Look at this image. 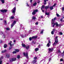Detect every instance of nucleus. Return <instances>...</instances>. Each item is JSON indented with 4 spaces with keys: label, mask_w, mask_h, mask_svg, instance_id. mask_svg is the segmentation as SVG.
I'll list each match as a JSON object with an SVG mask.
<instances>
[{
    "label": "nucleus",
    "mask_w": 64,
    "mask_h": 64,
    "mask_svg": "<svg viewBox=\"0 0 64 64\" xmlns=\"http://www.w3.org/2000/svg\"><path fill=\"white\" fill-rule=\"evenodd\" d=\"M56 4H54V5L52 6V7H54L55 6H56Z\"/></svg>",
    "instance_id": "nucleus-43"
},
{
    "label": "nucleus",
    "mask_w": 64,
    "mask_h": 64,
    "mask_svg": "<svg viewBox=\"0 0 64 64\" xmlns=\"http://www.w3.org/2000/svg\"><path fill=\"white\" fill-rule=\"evenodd\" d=\"M2 3H4V0H0Z\"/></svg>",
    "instance_id": "nucleus-30"
},
{
    "label": "nucleus",
    "mask_w": 64,
    "mask_h": 64,
    "mask_svg": "<svg viewBox=\"0 0 64 64\" xmlns=\"http://www.w3.org/2000/svg\"><path fill=\"white\" fill-rule=\"evenodd\" d=\"M64 10V8H62V11H63V10Z\"/></svg>",
    "instance_id": "nucleus-52"
},
{
    "label": "nucleus",
    "mask_w": 64,
    "mask_h": 64,
    "mask_svg": "<svg viewBox=\"0 0 64 64\" xmlns=\"http://www.w3.org/2000/svg\"><path fill=\"white\" fill-rule=\"evenodd\" d=\"M7 46V45L6 44H5L4 46V48H6Z\"/></svg>",
    "instance_id": "nucleus-18"
},
{
    "label": "nucleus",
    "mask_w": 64,
    "mask_h": 64,
    "mask_svg": "<svg viewBox=\"0 0 64 64\" xmlns=\"http://www.w3.org/2000/svg\"><path fill=\"white\" fill-rule=\"evenodd\" d=\"M20 58V56L19 55H18L17 56V58L18 59H19V58Z\"/></svg>",
    "instance_id": "nucleus-26"
},
{
    "label": "nucleus",
    "mask_w": 64,
    "mask_h": 64,
    "mask_svg": "<svg viewBox=\"0 0 64 64\" xmlns=\"http://www.w3.org/2000/svg\"><path fill=\"white\" fill-rule=\"evenodd\" d=\"M51 23L52 26V27H54L55 25H56V27H59V26H60V24H58V22H56L55 23V22H54V21L52 22Z\"/></svg>",
    "instance_id": "nucleus-1"
},
{
    "label": "nucleus",
    "mask_w": 64,
    "mask_h": 64,
    "mask_svg": "<svg viewBox=\"0 0 64 64\" xmlns=\"http://www.w3.org/2000/svg\"><path fill=\"white\" fill-rule=\"evenodd\" d=\"M61 56H64V53L63 52L61 53Z\"/></svg>",
    "instance_id": "nucleus-25"
},
{
    "label": "nucleus",
    "mask_w": 64,
    "mask_h": 64,
    "mask_svg": "<svg viewBox=\"0 0 64 64\" xmlns=\"http://www.w3.org/2000/svg\"><path fill=\"white\" fill-rule=\"evenodd\" d=\"M12 53L13 54H16V52L15 51L13 52Z\"/></svg>",
    "instance_id": "nucleus-40"
},
{
    "label": "nucleus",
    "mask_w": 64,
    "mask_h": 64,
    "mask_svg": "<svg viewBox=\"0 0 64 64\" xmlns=\"http://www.w3.org/2000/svg\"><path fill=\"white\" fill-rule=\"evenodd\" d=\"M23 54L24 56H25V57H26L27 59H28V53L26 52L25 54V52H24Z\"/></svg>",
    "instance_id": "nucleus-7"
},
{
    "label": "nucleus",
    "mask_w": 64,
    "mask_h": 64,
    "mask_svg": "<svg viewBox=\"0 0 64 64\" xmlns=\"http://www.w3.org/2000/svg\"><path fill=\"white\" fill-rule=\"evenodd\" d=\"M51 45V42L50 40H49L48 41V42L46 45L47 47H49L50 46V45Z\"/></svg>",
    "instance_id": "nucleus-4"
},
{
    "label": "nucleus",
    "mask_w": 64,
    "mask_h": 64,
    "mask_svg": "<svg viewBox=\"0 0 64 64\" xmlns=\"http://www.w3.org/2000/svg\"><path fill=\"white\" fill-rule=\"evenodd\" d=\"M39 56H41V55H40V54H39Z\"/></svg>",
    "instance_id": "nucleus-61"
},
{
    "label": "nucleus",
    "mask_w": 64,
    "mask_h": 64,
    "mask_svg": "<svg viewBox=\"0 0 64 64\" xmlns=\"http://www.w3.org/2000/svg\"><path fill=\"white\" fill-rule=\"evenodd\" d=\"M3 32H0V34L1 35H2V34H3Z\"/></svg>",
    "instance_id": "nucleus-46"
},
{
    "label": "nucleus",
    "mask_w": 64,
    "mask_h": 64,
    "mask_svg": "<svg viewBox=\"0 0 64 64\" xmlns=\"http://www.w3.org/2000/svg\"><path fill=\"white\" fill-rule=\"evenodd\" d=\"M48 8H49V6H48L45 7V8L46 9H48Z\"/></svg>",
    "instance_id": "nucleus-21"
},
{
    "label": "nucleus",
    "mask_w": 64,
    "mask_h": 64,
    "mask_svg": "<svg viewBox=\"0 0 64 64\" xmlns=\"http://www.w3.org/2000/svg\"><path fill=\"white\" fill-rule=\"evenodd\" d=\"M16 60V58H13L10 60V62H12V61H15Z\"/></svg>",
    "instance_id": "nucleus-11"
},
{
    "label": "nucleus",
    "mask_w": 64,
    "mask_h": 64,
    "mask_svg": "<svg viewBox=\"0 0 64 64\" xmlns=\"http://www.w3.org/2000/svg\"><path fill=\"white\" fill-rule=\"evenodd\" d=\"M51 33L52 34V35H53V34H54V32H53V31H52L51 32Z\"/></svg>",
    "instance_id": "nucleus-42"
},
{
    "label": "nucleus",
    "mask_w": 64,
    "mask_h": 64,
    "mask_svg": "<svg viewBox=\"0 0 64 64\" xmlns=\"http://www.w3.org/2000/svg\"><path fill=\"white\" fill-rule=\"evenodd\" d=\"M53 31H54V32H56V31H57V30H55V29H53Z\"/></svg>",
    "instance_id": "nucleus-37"
},
{
    "label": "nucleus",
    "mask_w": 64,
    "mask_h": 64,
    "mask_svg": "<svg viewBox=\"0 0 64 64\" xmlns=\"http://www.w3.org/2000/svg\"><path fill=\"white\" fill-rule=\"evenodd\" d=\"M4 23L5 24V25H6V20H5L4 21Z\"/></svg>",
    "instance_id": "nucleus-34"
},
{
    "label": "nucleus",
    "mask_w": 64,
    "mask_h": 64,
    "mask_svg": "<svg viewBox=\"0 0 64 64\" xmlns=\"http://www.w3.org/2000/svg\"><path fill=\"white\" fill-rule=\"evenodd\" d=\"M15 50L16 52H19V50L17 49H16Z\"/></svg>",
    "instance_id": "nucleus-20"
},
{
    "label": "nucleus",
    "mask_w": 64,
    "mask_h": 64,
    "mask_svg": "<svg viewBox=\"0 0 64 64\" xmlns=\"http://www.w3.org/2000/svg\"><path fill=\"white\" fill-rule=\"evenodd\" d=\"M28 48H29V46H28L26 47V49H28Z\"/></svg>",
    "instance_id": "nucleus-28"
},
{
    "label": "nucleus",
    "mask_w": 64,
    "mask_h": 64,
    "mask_svg": "<svg viewBox=\"0 0 64 64\" xmlns=\"http://www.w3.org/2000/svg\"><path fill=\"white\" fill-rule=\"evenodd\" d=\"M60 35H62L63 34V33H62V32H60Z\"/></svg>",
    "instance_id": "nucleus-44"
},
{
    "label": "nucleus",
    "mask_w": 64,
    "mask_h": 64,
    "mask_svg": "<svg viewBox=\"0 0 64 64\" xmlns=\"http://www.w3.org/2000/svg\"><path fill=\"white\" fill-rule=\"evenodd\" d=\"M10 18V19H14V17L13 16H12Z\"/></svg>",
    "instance_id": "nucleus-32"
},
{
    "label": "nucleus",
    "mask_w": 64,
    "mask_h": 64,
    "mask_svg": "<svg viewBox=\"0 0 64 64\" xmlns=\"http://www.w3.org/2000/svg\"><path fill=\"white\" fill-rule=\"evenodd\" d=\"M36 62H37V61H36V60H34L33 61H32V63H36Z\"/></svg>",
    "instance_id": "nucleus-27"
},
{
    "label": "nucleus",
    "mask_w": 64,
    "mask_h": 64,
    "mask_svg": "<svg viewBox=\"0 0 64 64\" xmlns=\"http://www.w3.org/2000/svg\"><path fill=\"white\" fill-rule=\"evenodd\" d=\"M6 52V50H2L1 52L2 53H4Z\"/></svg>",
    "instance_id": "nucleus-16"
},
{
    "label": "nucleus",
    "mask_w": 64,
    "mask_h": 64,
    "mask_svg": "<svg viewBox=\"0 0 64 64\" xmlns=\"http://www.w3.org/2000/svg\"><path fill=\"white\" fill-rule=\"evenodd\" d=\"M6 64H9L8 63H7Z\"/></svg>",
    "instance_id": "nucleus-63"
},
{
    "label": "nucleus",
    "mask_w": 64,
    "mask_h": 64,
    "mask_svg": "<svg viewBox=\"0 0 64 64\" xmlns=\"http://www.w3.org/2000/svg\"><path fill=\"white\" fill-rule=\"evenodd\" d=\"M38 10L37 9L35 10L33 12H32V15H35L36 14V12H37Z\"/></svg>",
    "instance_id": "nucleus-9"
},
{
    "label": "nucleus",
    "mask_w": 64,
    "mask_h": 64,
    "mask_svg": "<svg viewBox=\"0 0 64 64\" xmlns=\"http://www.w3.org/2000/svg\"><path fill=\"white\" fill-rule=\"evenodd\" d=\"M14 42H16V40H14Z\"/></svg>",
    "instance_id": "nucleus-56"
},
{
    "label": "nucleus",
    "mask_w": 64,
    "mask_h": 64,
    "mask_svg": "<svg viewBox=\"0 0 64 64\" xmlns=\"http://www.w3.org/2000/svg\"><path fill=\"white\" fill-rule=\"evenodd\" d=\"M11 43H12V41H10V43H8V44L10 45V46L9 47V50H10L12 48V44H11Z\"/></svg>",
    "instance_id": "nucleus-6"
},
{
    "label": "nucleus",
    "mask_w": 64,
    "mask_h": 64,
    "mask_svg": "<svg viewBox=\"0 0 64 64\" xmlns=\"http://www.w3.org/2000/svg\"><path fill=\"white\" fill-rule=\"evenodd\" d=\"M3 37L4 38H5V35H4V36H3Z\"/></svg>",
    "instance_id": "nucleus-55"
},
{
    "label": "nucleus",
    "mask_w": 64,
    "mask_h": 64,
    "mask_svg": "<svg viewBox=\"0 0 64 64\" xmlns=\"http://www.w3.org/2000/svg\"><path fill=\"white\" fill-rule=\"evenodd\" d=\"M16 11V7H14L11 10V12L14 14L15 12Z\"/></svg>",
    "instance_id": "nucleus-3"
},
{
    "label": "nucleus",
    "mask_w": 64,
    "mask_h": 64,
    "mask_svg": "<svg viewBox=\"0 0 64 64\" xmlns=\"http://www.w3.org/2000/svg\"><path fill=\"white\" fill-rule=\"evenodd\" d=\"M37 26H35L34 27V29H36V30H37Z\"/></svg>",
    "instance_id": "nucleus-35"
},
{
    "label": "nucleus",
    "mask_w": 64,
    "mask_h": 64,
    "mask_svg": "<svg viewBox=\"0 0 64 64\" xmlns=\"http://www.w3.org/2000/svg\"><path fill=\"white\" fill-rule=\"evenodd\" d=\"M6 30H8H8H10V28H7L6 29Z\"/></svg>",
    "instance_id": "nucleus-38"
},
{
    "label": "nucleus",
    "mask_w": 64,
    "mask_h": 64,
    "mask_svg": "<svg viewBox=\"0 0 64 64\" xmlns=\"http://www.w3.org/2000/svg\"><path fill=\"white\" fill-rule=\"evenodd\" d=\"M48 0H44V5H46V2L47 1H48Z\"/></svg>",
    "instance_id": "nucleus-22"
},
{
    "label": "nucleus",
    "mask_w": 64,
    "mask_h": 64,
    "mask_svg": "<svg viewBox=\"0 0 64 64\" xmlns=\"http://www.w3.org/2000/svg\"><path fill=\"white\" fill-rule=\"evenodd\" d=\"M36 4H37V3L35 2L34 3V4H33V6H36Z\"/></svg>",
    "instance_id": "nucleus-29"
},
{
    "label": "nucleus",
    "mask_w": 64,
    "mask_h": 64,
    "mask_svg": "<svg viewBox=\"0 0 64 64\" xmlns=\"http://www.w3.org/2000/svg\"><path fill=\"white\" fill-rule=\"evenodd\" d=\"M53 7V6H50V10H53V9L54 8Z\"/></svg>",
    "instance_id": "nucleus-17"
},
{
    "label": "nucleus",
    "mask_w": 64,
    "mask_h": 64,
    "mask_svg": "<svg viewBox=\"0 0 64 64\" xmlns=\"http://www.w3.org/2000/svg\"><path fill=\"white\" fill-rule=\"evenodd\" d=\"M43 30H41L40 32V34H43Z\"/></svg>",
    "instance_id": "nucleus-31"
},
{
    "label": "nucleus",
    "mask_w": 64,
    "mask_h": 64,
    "mask_svg": "<svg viewBox=\"0 0 64 64\" xmlns=\"http://www.w3.org/2000/svg\"><path fill=\"white\" fill-rule=\"evenodd\" d=\"M56 15L57 16H58V17H59V15L58 14H57Z\"/></svg>",
    "instance_id": "nucleus-47"
},
{
    "label": "nucleus",
    "mask_w": 64,
    "mask_h": 64,
    "mask_svg": "<svg viewBox=\"0 0 64 64\" xmlns=\"http://www.w3.org/2000/svg\"><path fill=\"white\" fill-rule=\"evenodd\" d=\"M39 50V48H36L35 49V50L36 51H38Z\"/></svg>",
    "instance_id": "nucleus-24"
},
{
    "label": "nucleus",
    "mask_w": 64,
    "mask_h": 64,
    "mask_svg": "<svg viewBox=\"0 0 64 64\" xmlns=\"http://www.w3.org/2000/svg\"><path fill=\"white\" fill-rule=\"evenodd\" d=\"M37 37V36H33L32 38H29L30 41H31V40H32L33 39H34V38H36Z\"/></svg>",
    "instance_id": "nucleus-8"
},
{
    "label": "nucleus",
    "mask_w": 64,
    "mask_h": 64,
    "mask_svg": "<svg viewBox=\"0 0 64 64\" xmlns=\"http://www.w3.org/2000/svg\"><path fill=\"white\" fill-rule=\"evenodd\" d=\"M58 38V36H56V37L55 38V42L54 43V44H53V46H55L56 44L58 43V39L57 38Z\"/></svg>",
    "instance_id": "nucleus-2"
},
{
    "label": "nucleus",
    "mask_w": 64,
    "mask_h": 64,
    "mask_svg": "<svg viewBox=\"0 0 64 64\" xmlns=\"http://www.w3.org/2000/svg\"><path fill=\"white\" fill-rule=\"evenodd\" d=\"M1 12L4 13V12H7V10H0Z\"/></svg>",
    "instance_id": "nucleus-13"
},
{
    "label": "nucleus",
    "mask_w": 64,
    "mask_h": 64,
    "mask_svg": "<svg viewBox=\"0 0 64 64\" xmlns=\"http://www.w3.org/2000/svg\"><path fill=\"white\" fill-rule=\"evenodd\" d=\"M22 47H26V46H25V44H22Z\"/></svg>",
    "instance_id": "nucleus-23"
},
{
    "label": "nucleus",
    "mask_w": 64,
    "mask_h": 64,
    "mask_svg": "<svg viewBox=\"0 0 64 64\" xmlns=\"http://www.w3.org/2000/svg\"><path fill=\"white\" fill-rule=\"evenodd\" d=\"M32 18L33 20H35V19H36V18L34 16H33Z\"/></svg>",
    "instance_id": "nucleus-19"
},
{
    "label": "nucleus",
    "mask_w": 64,
    "mask_h": 64,
    "mask_svg": "<svg viewBox=\"0 0 64 64\" xmlns=\"http://www.w3.org/2000/svg\"><path fill=\"white\" fill-rule=\"evenodd\" d=\"M53 50H54V49H53V48H49L48 52L49 53H51V52H52V51H53Z\"/></svg>",
    "instance_id": "nucleus-5"
},
{
    "label": "nucleus",
    "mask_w": 64,
    "mask_h": 64,
    "mask_svg": "<svg viewBox=\"0 0 64 64\" xmlns=\"http://www.w3.org/2000/svg\"><path fill=\"white\" fill-rule=\"evenodd\" d=\"M62 20H63L62 19H60V21H62Z\"/></svg>",
    "instance_id": "nucleus-57"
},
{
    "label": "nucleus",
    "mask_w": 64,
    "mask_h": 64,
    "mask_svg": "<svg viewBox=\"0 0 64 64\" xmlns=\"http://www.w3.org/2000/svg\"><path fill=\"white\" fill-rule=\"evenodd\" d=\"M32 0H30V2L31 3V2H32Z\"/></svg>",
    "instance_id": "nucleus-53"
},
{
    "label": "nucleus",
    "mask_w": 64,
    "mask_h": 64,
    "mask_svg": "<svg viewBox=\"0 0 64 64\" xmlns=\"http://www.w3.org/2000/svg\"><path fill=\"white\" fill-rule=\"evenodd\" d=\"M43 16H41V18H43Z\"/></svg>",
    "instance_id": "nucleus-58"
},
{
    "label": "nucleus",
    "mask_w": 64,
    "mask_h": 64,
    "mask_svg": "<svg viewBox=\"0 0 64 64\" xmlns=\"http://www.w3.org/2000/svg\"><path fill=\"white\" fill-rule=\"evenodd\" d=\"M6 56L7 58H9V54H7L6 55Z\"/></svg>",
    "instance_id": "nucleus-33"
},
{
    "label": "nucleus",
    "mask_w": 64,
    "mask_h": 64,
    "mask_svg": "<svg viewBox=\"0 0 64 64\" xmlns=\"http://www.w3.org/2000/svg\"><path fill=\"white\" fill-rule=\"evenodd\" d=\"M46 15H49V13H47V12H46L45 13Z\"/></svg>",
    "instance_id": "nucleus-36"
},
{
    "label": "nucleus",
    "mask_w": 64,
    "mask_h": 64,
    "mask_svg": "<svg viewBox=\"0 0 64 64\" xmlns=\"http://www.w3.org/2000/svg\"><path fill=\"white\" fill-rule=\"evenodd\" d=\"M63 53H64V51H63Z\"/></svg>",
    "instance_id": "nucleus-64"
},
{
    "label": "nucleus",
    "mask_w": 64,
    "mask_h": 64,
    "mask_svg": "<svg viewBox=\"0 0 64 64\" xmlns=\"http://www.w3.org/2000/svg\"><path fill=\"white\" fill-rule=\"evenodd\" d=\"M26 6H29V5H28V4H27Z\"/></svg>",
    "instance_id": "nucleus-51"
},
{
    "label": "nucleus",
    "mask_w": 64,
    "mask_h": 64,
    "mask_svg": "<svg viewBox=\"0 0 64 64\" xmlns=\"http://www.w3.org/2000/svg\"><path fill=\"white\" fill-rule=\"evenodd\" d=\"M63 59H61L60 60V61H63Z\"/></svg>",
    "instance_id": "nucleus-48"
},
{
    "label": "nucleus",
    "mask_w": 64,
    "mask_h": 64,
    "mask_svg": "<svg viewBox=\"0 0 64 64\" xmlns=\"http://www.w3.org/2000/svg\"><path fill=\"white\" fill-rule=\"evenodd\" d=\"M16 21H14L13 23H12V24L11 25V28H12V27H13V26H14V25L15 23H16Z\"/></svg>",
    "instance_id": "nucleus-10"
},
{
    "label": "nucleus",
    "mask_w": 64,
    "mask_h": 64,
    "mask_svg": "<svg viewBox=\"0 0 64 64\" xmlns=\"http://www.w3.org/2000/svg\"><path fill=\"white\" fill-rule=\"evenodd\" d=\"M34 59H35V60H36V59H37V57H35L34 58Z\"/></svg>",
    "instance_id": "nucleus-39"
},
{
    "label": "nucleus",
    "mask_w": 64,
    "mask_h": 64,
    "mask_svg": "<svg viewBox=\"0 0 64 64\" xmlns=\"http://www.w3.org/2000/svg\"><path fill=\"white\" fill-rule=\"evenodd\" d=\"M58 53H59L60 54L61 53V51L60 50H58Z\"/></svg>",
    "instance_id": "nucleus-41"
},
{
    "label": "nucleus",
    "mask_w": 64,
    "mask_h": 64,
    "mask_svg": "<svg viewBox=\"0 0 64 64\" xmlns=\"http://www.w3.org/2000/svg\"><path fill=\"white\" fill-rule=\"evenodd\" d=\"M2 59H3V56L0 58V64H2Z\"/></svg>",
    "instance_id": "nucleus-12"
},
{
    "label": "nucleus",
    "mask_w": 64,
    "mask_h": 64,
    "mask_svg": "<svg viewBox=\"0 0 64 64\" xmlns=\"http://www.w3.org/2000/svg\"><path fill=\"white\" fill-rule=\"evenodd\" d=\"M21 37H23V35L22 36H21Z\"/></svg>",
    "instance_id": "nucleus-60"
},
{
    "label": "nucleus",
    "mask_w": 64,
    "mask_h": 64,
    "mask_svg": "<svg viewBox=\"0 0 64 64\" xmlns=\"http://www.w3.org/2000/svg\"><path fill=\"white\" fill-rule=\"evenodd\" d=\"M38 22H36V23H35V25H38Z\"/></svg>",
    "instance_id": "nucleus-45"
},
{
    "label": "nucleus",
    "mask_w": 64,
    "mask_h": 64,
    "mask_svg": "<svg viewBox=\"0 0 64 64\" xmlns=\"http://www.w3.org/2000/svg\"><path fill=\"white\" fill-rule=\"evenodd\" d=\"M18 0H16V1H18Z\"/></svg>",
    "instance_id": "nucleus-62"
},
{
    "label": "nucleus",
    "mask_w": 64,
    "mask_h": 64,
    "mask_svg": "<svg viewBox=\"0 0 64 64\" xmlns=\"http://www.w3.org/2000/svg\"><path fill=\"white\" fill-rule=\"evenodd\" d=\"M50 39V38H47V39L48 40H49Z\"/></svg>",
    "instance_id": "nucleus-54"
},
{
    "label": "nucleus",
    "mask_w": 64,
    "mask_h": 64,
    "mask_svg": "<svg viewBox=\"0 0 64 64\" xmlns=\"http://www.w3.org/2000/svg\"><path fill=\"white\" fill-rule=\"evenodd\" d=\"M0 20H3V19L0 18Z\"/></svg>",
    "instance_id": "nucleus-59"
},
{
    "label": "nucleus",
    "mask_w": 64,
    "mask_h": 64,
    "mask_svg": "<svg viewBox=\"0 0 64 64\" xmlns=\"http://www.w3.org/2000/svg\"><path fill=\"white\" fill-rule=\"evenodd\" d=\"M51 60V59L49 58V60L48 61L49 62H50V61Z\"/></svg>",
    "instance_id": "nucleus-49"
},
{
    "label": "nucleus",
    "mask_w": 64,
    "mask_h": 64,
    "mask_svg": "<svg viewBox=\"0 0 64 64\" xmlns=\"http://www.w3.org/2000/svg\"><path fill=\"white\" fill-rule=\"evenodd\" d=\"M56 19V18H54V19H52V20L51 22H53V21H54V22H55V20Z\"/></svg>",
    "instance_id": "nucleus-15"
},
{
    "label": "nucleus",
    "mask_w": 64,
    "mask_h": 64,
    "mask_svg": "<svg viewBox=\"0 0 64 64\" xmlns=\"http://www.w3.org/2000/svg\"><path fill=\"white\" fill-rule=\"evenodd\" d=\"M44 7H45V6H42L41 9L43 12H44V10H43V9H44Z\"/></svg>",
    "instance_id": "nucleus-14"
},
{
    "label": "nucleus",
    "mask_w": 64,
    "mask_h": 64,
    "mask_svg": "<svg viewBox=\"0 0 64 64\" xmlns=\"http://www.w3.org/2000/svg\"><path fill=\"white\" fill-rule=\"evenodd\" d=\"M38 48H40V45H39L38 46Z\"/></svg>",
    "instance_id": "nucleus-50"
}]
</instances>
